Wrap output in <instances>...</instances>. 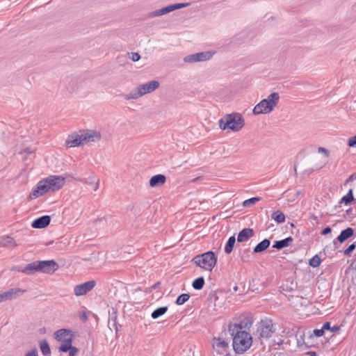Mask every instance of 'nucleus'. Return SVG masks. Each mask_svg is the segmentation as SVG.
<instances>
[{"label": "nucleus", "mask_w": 356, "mask_h": 356, "mask_svg": "<svg viewBox=\"0 0 356 356\" xmlns=\"http://www.w3.org/2000/svg\"><path fill=\"white\" fill-rule=\"evenodd\" d=\"M356 179V175L355 174H353L351 175L348 179H347L346 181H353V179Z\"/></svg>", "instance_id": "47"}, {"label": "nucleus", "mask_w": 356, "mask_h": 356, "mask_svg": "<svg viewBox=\"0 0 356 356\" xmlns=\"http://www.w3.org/2000/svg\"><path fill=\"white\" fill-rule=\"evenodd\" d=\"M214 340L216 341L213 344L214 348L225 350L228 347V343L227 341L221 340L220 338L218 339L214 338Z\"/></svg>", "instance_id": "31"}, {"label": "nucleus", "mask_w": 356, "mask_h": 356, "mask_svg": "<svg viewBox=\"0 0 356 356\" xmlns=\"http://www.w3.org/2000/svg\"><path fill=\"white\" fill-rule=\"evenodd\" d=\"M40 348L42 353L47 356L51 353V350L48 342L46 340H42L40 343Z\"/></svg>", "instance_id": "28"}, {"label": "nucleus", "mask_w": 356, "mask_h": 356, "mask_svg": "<svg viewBox=\"0 0 356 356\" xmlns=\"http://www.w3.org/2000/svg\"><path fill=\"white\" fill-rule=\"evenodd\" d=\"M280 95L277 92H273L258 103L253 109L254 115L267 114L270 113L279 102Z\"/></svg>", "instance_id": "5"}, {"label": "nucleus", "mask_w": 356, "mask_h": 356, "mask_svg": "<svg viewBox=\"0 0 356 356\" xmlns=\"http://www.w3.org/2000/svg\"><path fill=\"white\" fill-rule=\"evenodd\" d=\"M99 185V180L97 179V181L95 182V185H94V191H95L98 190Z\"/></svg>", "instance_id": "46"}, {"label": "nucleus", "mask_w": 356, "mask_h": 356, "mask_svg": "<svg viewBox=\"0 0 356 356\" xmlns=\"http://www.w3.org/2000/svg\"><path fill=\"white\" fill-rule=\"evenodd\" d=\"M65 181V179L62 176H49L37 184L30 193L29 198L33 200L43 195L46 193L55 192L63 187Z\"/></svg>", "instance_id": "1"}, {"label": "nucleus", "mask_w": 356, "mask_h": 356, "mask_svg": "<svg viewBox=\"0 0 356 356\" xmlns=\"http://www.w3.org/2000/svg\"><path fill=\"white\" fill-rule=\"evenodd\" d=\"M322 329L324 330V332L325 330H330V329H331V326H330V323L329 322H325L323 326H322Z\"/></svg>", "instance_id": "42"}, {"label": "nucleus", "mask_w": 356, "mask_h": 356, "mask_svg": "<svg viewBox=\"0 0 356 356\" xmlns=\"http://www.w3.org/2000/svg\"><path fill=\"white\" fill-rule=\"evenodd\" d=\"M259 200H260L259 197H252V198L245 200L243 203V205L245 207H250L252 204H255L256 202H259Z\"/></svg>", "instance_id": "34"}, {"label": "nucleus", "mask_w": 356, "mask_h": 356, "mask_svg": "<svg viewBox=\"0 0 356 356\" xmlns=\"http://www.w3.org/2000/svg\"><path fill=\"white\" fill-rule=\"evenodd\" d=\"M82 141L83 145H88L91 143H96L100 140L102 135L99 131L96 130L87 129L81 131Z\"/></svg>", "instance_id": "12"}, {"label": "nucleus", "mask_w": 356, "mask_h": 356, "mask_svg": "<svg viewBox=\"0 0 356 356\" xmlns=\"http://www.w3.org/2000/svg\"><path fill=\"white\" fill-rule=\"evenodd\" d=\"M293 241V238L291 236H289L283 240L275 241L273 245V248L277 250H281L289 246Z\"/></svg>", "instance_id": "21"}, {"label": "nucleus", "mask_w": 356, "mask_h": 356, "mask_svg": "<svg viewBox=\"0 0 356 356\" xmlns=\"http://www.w3.org/2000/svg\"><path fill=\"white\" fill-rule=\"evenodd\" d=\"M204 284V279L203 277H200L195 279L192 284L193 287L196 290H200L203 288Z\"/></svg>", "instance_id": "30"}, {"label": "nucleus", "mask_w": 356, "mask_h": 356, "mask_svg": "<svg viewBox=\"0 0 356 356\" xmlns=\"http://www.w3.org/2000/svg\"><path fill=\"white\" fill-rule=\"evenodd\" d=\"M168 311V307H161L156 309L151 314V316L154 319H156L160 316H163Z\"/></svg>", "instance_id": "27"}, {"label": "nucleus", "mask_w": 356, "mask_h": 356, "mask_svg": "<svg viewBox=\"0 0 356 356\" xmlns=\"http://www.w3.org/2000/svg\"><path fill=\"white\" fill-rule=\"evenodd\" d=\"M324 332H325L322 328L321 329H316L314 330V334L317 337L323 336Z\"/></svg>", "instance_id": "39"}, {"label": "nucleus", "mask_w": 356, "mask_h": 356, "mask_svg": "<svg viewBox=\"0 0 356 356\" xmlns=\"http://www.w3.org/2000/svg\"><path fill=\"white\" fill-rule=\"evenodd\" d=\"M25 356H38V350L35 348L31 351L28 352Z\"/></svg>", "instance_id": "40"}, {"label": "nucleus", "mask_w": 356, "mask_h": 356, "mask_svg": "<svg viewBox=\"0 0 356 356\" xmlns=\"http://www.w3.org/2000/svg\"><path fill=\"white\" fill-rule=\"evenodd\" d=\"M190 4H191V3H181L172 4V5L168 6L166 7L162 8L161 9L156 10L154 11L151 12L149 13V16L151 17L161 16V15L168 14L170 12H172L175 10L186 8V7L188 6Z\"/></svg>", "instance_id": "10"}, {"label": "nucleus", "mask_w": 356, "mask_h": 356, "mask_svg": "<svg viewBox=\"0 0 356 356\" xmlns=\"http://www.w3.org/2000/svg\"><path fill=\"white\" fill-rule=\"evenodd\" d=\"M354 234V229L351 227H348L344 230L341 231L340 234L337 238V240L339 243H343L350 237H351Z\"/></svg>", "instance_id": "22"}, {"label": "nucleus", "mask_w": 356, "mask_h": 356, "mask_svg": "<svg viewBox=\"0 0 356 356\" xmlns=\"http://www.w3.org/2000/svg\"><path fill=\"white\" fill-rule=\"evenodd\" d=\"M67 351H69V356H75L78 353V349L76 347L72 346L71 344L70 345V348Z\"/></svg>", "instance_id": "37"}, {"label": "nucleus", "mask_w": 356, "mask_h": 356, "mask_svg": "<svg viewBox=\"0 0 356 356\" xmlns=\"http://www.w3.org/2000/svg\"><path fill=\"white\" fill-rule=\"evenodd\" d=\"M193 261L200 268L211 271L216 264L217 257L213 252L208 251L195 256L193 259Z\"/></svg>", "instance_id": "6"}, {"label": "nucleus", "mask_w": 356, "mask_h": 356, "mask_svg": "<svg viewBox=\"0 0 356 356\" xmlns=\"http://www.w3.org/2000/svg\"><path fill=\"white\" fill-rule=\"evenodd\" d=\"M51 218L49 216H43L33 221L31 226L33 228L42 229L44 228L49 225Z\"/></svg>", "instance_id": "17"}, {"label": "nucleus", "mask_w": 356, "mask_h": 356, "mask_svg": "<svg viewBox=\"0 0 356 356\" xmlns=\"http://www.w3.org/2000/svg\"><path fill=\"white\" fill-rule=\"evenodd\" d=\"M58 268V264L54 260L36 261L29 264L24 268L14 267L13 270H17L26 274H31L34 272H42L44 273H53Z\"/></svg>", "instance_id": "2"}, {"label": "nucleus", "mask_w": 356, "mask_h": 356, "mask_svg": "<svg viewBox=\"0 0 356 356\" xmlns=\"http://www.w3.org/2000/svg\"><path fill=\"white\" fill-rule=\"evenodd\" d=\"M81 138L82 136L81 134V131L79 132V134H72L67 137L65 141V144L67 147H70L83 146L84 145Z\"/></svg>", "instance_id": "15"}, {"label": "nucleus", "mask_w": 356, "mask_h": 356, "mask_svg": "<svg viewBox=\"0 0 356 356\" xmlns=\"http://www.w3.org/2000/svg\"><path fill=\"white\" fill-rule=\"evenodd\" d=\"M244 124V118L238 113L226 114L219 120L220 128L222 130L230 129L233 131H238Z\"/></svg>", "instance_id": "3"}, {"label": "nucleus", "mask_w": 356, "mask_h": 356, "mask_svg": "<svg viewBox=\"0 0 356 356\" xmlns=\"http://www.w3.org/2000/svg\"><path fill=\"white\" fill-rule=\"evenodd\" d=\"M24 152L29 154H31L33 152V151L29 147H26L24 149Z\"/></svg>", "instance_id": "48"}, {"label": "nucleus", "mask_w": 356, "mask_h": 356, "mask_svg": "<svg viewBox=\"0 0 356 356\" xmlns=\"http://www.w3.org/2000/svg\"><path fill=\"white\" fill-rule=\"evenodd\" d=\"M254 236V231L251 228H244L239 232L237 241L238 243L248 241L251 237Z\"/></svg>", "instance_id": "18"}, {"label": "nucleus", "mask_w": 356, "mask_h": 356, "mask_svg": "<svg viewBox=\"0 0 356 356\" xmlns=\"http://www.w3.org/2000/svg\"><path fill=\"white\" fill-rule=\"evenodd\" d=\"M252 325V320L250 316H244L238 323L230 324L229 331L232 334L235 332L243 331V329H249Z\"/></svg>", "instance_id": "11"}, {"label": "nucleus", "mask_w": 356, "mask_h": 356, "mask_svg": "<svg viewBox=\"0 0 356 356\" xmlns=\"http://www.w3.org/2000/svg\"><path fill=\"white\" fill-rule=\"evenodd\" d=\"M340 330V327L337 325H334L331 327L330 332L332 333L338 332Z\"/></svg>", "instance_id": "44"}, {"label": "nucleus", "mask_w": 356, "mask_h": 356, "mask_svg": "<svg viewBox=\"0 0 356 356\" xmlns=\"http://www.w3.org/2000/svg\"><path fill=\"white\" fill-rule=\"evenodd\" d=\"M190 298V296L187 293H183L178 296L176 300V304L181 305L184 304Z\"/></svg>", "instance_id": "32"}, {"label": "nucleus", "mask_w": 356, "mask_h": 356, "mask_svg": "<svg viewBox=\"0 0 356 356\" xmlns=\"http://www.w3.org/2000/svg\"><path fill=\"white\" fill-rule=\"evenodd\" d=\"M24 293V291L19 288H13L3 293H0V303L7 300H12Z\"/></svg>", "instance_id": "14"}, {"label": "nucleus", "mask_w": 356, "mask_h": 356, "mask_svg": "<svg viewBox=\"0 0 356 356\" xmlns=\"http://www.w3.org/2000/svg\"><path fill=\"white\" fill-rule=\"evenodd\" d=\"M166 181V177L163 175H156L153 177L149 180V185L152 187H157L162 186L165 184Z\"/></svg>", "instance_id": "20"}, {"label": "nucleus", "mask_w": 356, "mask_h": 356, "mask_svg": "<svg viewBox=\"0 0 356 356\" xmlns=\"http://www.w3.org/2000/svg\"><path fill=\"white\" fill-rule=\"evenodd\" d=\"M348 146L350 147H356V135L348 138Z\"/></svg>", "instance_id": "36"}, {"label": "nucleus", "mask_w": 356, "mask_h": 356, "mask_svg": "<svg viewBox=\"0 0 356 356\" xmlns=\"http://www.w3.org/2000/svg\"><path fill=\"white\" fill-rule=\"evenodd\" d=\"M141 93L143 95L151 93L156 90L159 87V82L158 81H151L144 84L138 86Z\"/></svg>", "instance_id": "16"}, {"label": "nucleus", "mask_w": 356, "mask_h": 356, "mask_svg": "<svg viewBox=\"0 0 356 356\" xmlns=\"http://www.w3.org/2000/svg\"><path fill=\"white\" fill-rule=\"evenodd\" d=\"M54 337L57 341L62 343L59 347V350L64 353L67 352L70 348V345L72 343V332L67 329H60L54 332Z\"/></svg>", "instance_id": "7"}, {"label": "nucleus", "mask_w": 356, "mask_h": 356, "mask_svg": "<svg viewBox=\"0 0 356 356\" xmlns=\"http://www.w3.org/2000/svg\"><path fill=\"white\" fill-rule=\"evenodd\" d=\"M235 243V236H230L225 246V252L226 254H230L232 252Z\"/></svg>", "instance_id": "26"}, {"label": "nucleus", "mask_w": 356, "mask_h": 356, "mask_svg": "<svg viewBox=\"0 0 356 356\" xmlns=\"http://www.w3.org/2000/svg\"><path fill=\"white\" fill-rule=\"evenodd\" d=\"M233 337V348L236 353H243L248 350L252 343V339L250 334L246 331H237Z\"/></svg>", "instance_id": "4"}, {"label": "nucleus", "mask_w": 356, "mask_h": 356, "mask_svg": "<svg viewBox=\"0 0 356 356\" xmlns=\"http://www.w3.org/2000/svg\"><path fill=\"white\" fill-rule=\"evenodd\" d=\"M270 242L268 239H264L259 243H258L254 248L253 252L254 253H259L266 250L270 245Z\"/></svg>", "instance_id": "24"}, {"label": "nucleus", "mask_w": 356, "mask_h": 356, "mask_svg": "<svg viewBox=\"0 0 356 356\" xmlns=\"http://www.w3.org/2000/svg\"><path fill=\"white\" fill-rule=\"evenodd\" d=\"M143 95L141 93V90H140L139 87H136L133 90H131L130 92L124 95V98L126 100H131V99H137L139 97H142Z\"/></svg>", "instance_id": "23"}, {"label": "nucleus", "mask_w": 356, "mask_h": 356, "mask_svg": "<svg viewBox=\"0 0 356 356\" xmlns=\"http://www.w3.org/2000/svg\"><path fill=\"white\" fill-rule=\"evenodd\" d=\"M15 246H17V243L13 237L8 235L0 237V247L13 248Z\"/></svg>", "instance_id": "19"}, {"label": "nucleus", "mask_w": 356, "mask_h": 356, "mask_svg": "<svg viewBox=\"0 0 356 356\" xmlns=\"http://www.w3.org/2000/svg\"><path fill=\"white\" fill-rule=\"evenodd\" d=\"M275 332L274 325L271 320H262L258 324L257 330V335L259 339H268L272 337Z\"/></svg>", "instance_id": "8"}, {"label": "nucleus", "mask_w": 356, "mask_h": 356, "mask_svg": "<svg viewBox=\"0 0 356 356\" xmlns=\"http://www.w3.org/2000/svg\"><path fill=\"white\" fill-rule=\"evenodd\" d=\"M248 252L249 250H245L241 255V259L244 262H246L249 260V255L248 254L245 255V252L248 253Z\"/></svg>", "instance_id": "41"}, {"label": "nucleus", "mask_w": 356, "mask_h": 356, "mask_svg": "<svg viewBox=\"0 0 356 356\" xmlns=\"http://www.w3.org/2000/svg\"><path fill=\"white\" fill-rule=\"evenodd\" d=\"M96 285L95 280H90L85 283L77 284L74 288V293L76 296H81L92 291Z\"/></svg>", "instance_id": "13"}, {"label": "nucleus", "mask_w": 356, "mask_h": 356, "mask_svg": "<svg viewBox=\"0 0 356 356\" xmlns=\"http://www.w3.org/2000/svg\"><path fill=\"white\" fill-rule=\"evenodd\" d=\"M213 54H214L213 52H211L209 51H202V52L186 56L184 58V61L187 63L203 62V61L210 60L213 57Z\"/></svg>", "instance_id": "9"}, {"label": "nucleus", "mask_w": 356, "mask_h": 356, "mask_svg": "<svg viewBox=\"0 0 356 356\" xmlns=\"http://www.w3.org/2000/svg\"><path fill=\"white\" fill-rule=\"evenodd\" d=\"M353 200H354V197H353V190L350 189L348 191V193L341 199L340 202L343 203L346 205H347V204H350L351 202H353Z\"/></svg>", "instance_id": "29"}, {"label": "nucleus", "mask_w": 356, "mask_h": 356, "mask_svg": "<svg viewBox=\"0 0 356 356\" xmlns=\"http://www.w3.org/2000/svg\"><path fill=\"white\" fill-rule=\"evenodd\" d=\"M318 152H323V153H325V155H326V156H328V153H329V152H328L327 149H325V148H324V147H319V148H318Z\"/></svg>", "instance_id": "45"}, {"label": "nucleus", "mask_w": 356, "mask_h": 356, "mask_svg": "<svg viewBox=\"0 0 356 356\" xmlns=\"http://www.w3.org/2000/svg\"><path fill=\"white\" fill-rule=\"evenodd\" d=\"M140 58V56L138 53H136V52H133L131 53V59L136 62V61H138Z\"/></svg>", "instance_id": "38"}, {"label": "nucleus", "mask_w": 356, "mask_h": 356, "mask_svg": "<svg viewBox=\"0 0 356 356\" xmlns=\"http://www.w3.org/2000/svg\"><path fill=\"white\" fill-rule=\"evenodd\" d=\"M271 218L277 223H282L285 221V216L283 212L280 210L273 211L271 214Z\"/></svg>", "instance_id": "25"}, {"label": "nucleus", "mask_w": 356, "mask_h": 356, "mask_svg": "<svg viewBox=\"0 0 356 356\" xmlns=\"http://www.w3.org/2000/svg\"><path fill=\"white\" fill-rule=\"evenodd\" d=\"M309 265L314 268H316L318 266H319V265L321 264V259L320 257H318V255H315L310 260H309Z\"/></svg>", "instance_id": "33"}, {"label": "nucleus", "mask_w": 356, "mask_h": 356, "mask_svg": "<svg viewBox=\"0 0 356 356\" xmlns=\"http://www.w3.org/2000/svg\"><path fill=\"white\" fill-rule=\"evenodd\" d=\"M331 231H332V229H331L330 227H327L324 228V229L322 230L321 234H322L323 235H326V234H327L330 233V232H331Z\"/></svg>", "instance_id": "43"}, {"label": "nucleus", "mask_w": 356, "mask_h": 356, "mask_svg": "<svg viewBox=\"0 0 356 356\" xmlns=\"http://www.w3.org/2000/svg\"><path fill=\"white\" fill-rule=\"evenodd\" d=\"M355 248H356V243H354L348 246V248L344 250V254L346 256H350L351 254V253L353 252V251L355 249Z\"/></svg>", "instance_id": "35"}]
</instances>
